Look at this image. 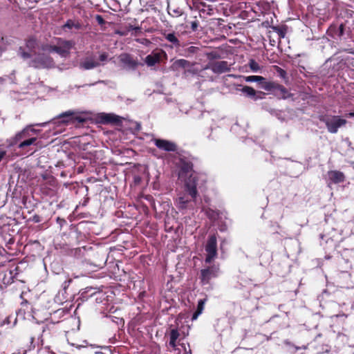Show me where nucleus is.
Listing matches in <instances>:
<instances>
[{"label":"nucleus","instance_id":"5701e85b","mask_svg":"<svg viewBox=\"0 0 354 354\" xmlns=\"http://www.w3.org/2000/svg\"><path fill=\"white\" fill-rule=\"evenodd\" d=\"M180 334L177 329H171L169 333V345L172 348L176 346V340L178 338Z\"/></svg>","mask_w":354,"mask_h":354},{"label":"nucleus","instance_id":"09e8293b","mask_svg":"<svg viewBox=\"0 0 354 354\" xmlns=\"http://www.w3.org/2000/svg\"><path fill=\"white\" fill-rule=\"evenodd\" d=\"M35 337H31V342H32L33 340H34Z\"/></svg>","mask_w":354,"mask_h":354},{"label":"nucleus","instance_id":"dca6fc26","mask_svg":"<svg viewBox=\"0 0 354 354\" xmlns=\"http://www.w3.org/2000/svg\"><path fill=\"white\" fill-rule=\"evenodd\" d=\"M328 175L329 180L335 184L342 183L345 180L344 174L339 171H330L328 172Z\"/></svg>","mask_w":354,"mask_h":354},{"label":"nucleus","instance_id":"20e7f679","mask_svg":"<svg viewBox=\"0 0 354 354\" xmlns=\"http://www.w3.org/2000/svg\"><path fill=\"white\" fill-rule=\"evenodd\" d=\"M220 273L218 265H212L201 270L199 279L203 286L209 283L210 280L216 278Z\"/></svg>","mask_w":354,"mask_h":354},{"label":"nucleus","instance_id":"2eb2a0df","mask_svg":"<svg viewBox=\"0 0 354 354\" xmlns=\"http://www.w3.org/2000/svg\"><path fill=\"white\" fill-rule=\"evenodd\" d=\"M241 86V85H237L236 91L241 92L245 96L252 98L254 100L261 98V97L257 95V93L253 88L248 86H244L241 88H239Z\"/></svg>","mask_w":354,"mask_h":354},{"label":"nucleus","instance_id":"aec40b11","mask_svg":"<svg viewBox=\"0 0 354 354\" xmlns=\"http://www.w3.org/2000/svg\"><path fill=\"white\" fill-rule=\"evenodd\" d=\"M205 302H206L205 299L198 300V305H197V309L194 313L192 317V321L196 320L197 318L198 317V316L202 314V313L204 310V306H205Z\"/></svg>","mask_w":354,"mask_h":354},{"label":"nucleus","instance_id":"c85d7f7f","mask_svg":"<svg viewBox=\"0 0 354 354\" xmlns=\"http://www.w3.org/2000/svg\"><path fill=\"white\" fill-rule=\"evenodd\" d=\"M189 201L185 196H180L177 200L178 207L180 209H185Z\"/></svg>","mask_w":354,"mask_h":354},{"label":"nucleus","instance_id":"6e6552de","mask_svg":"<svg viewBox=\"0 0 354 354\" xmlns=\"http://www.w3.org/2000/svg\"><path fill=\"white\" fill-rule=\"evenodd\" d=\"M205 68L210 69L215 74H221L230 71L231 64L227 61H216L209 62Z\"/></svg>","mask_w":354,"mask_h":354},{"label":"nucleus","instance_id":"f03ea898","mask_svg":"<svg viewBox=\"0 0 354 354\" xmlns=\"http://www.w3.org/2000/svg\"><path fill=\"white\" fill-rule=\"evenodd\" d=\"M319 120L325 123L328 132L331 133H336L338 129L344 126L347 122L345 119H342L338 115H322L320 116Z\"/></svg>","mask_w":354,"mask_h":354},{"label":"nucleus","instance_id":"79ce46f5","mask_svg":"<svg viewBox=\"0 0 354 354\" xmlns=\"http://www.w3.org/2000/svg\"><path fill=\"white\" fill-rule=\"evenodd\" d=\"M71 279H69L68 281H65L64 282V283L62 284V287L64 289H66L70 284V283L71 282Z\"/></svg>","mask_w":354,"mask_h":354},{"label":"nucleus","instance_id":"1a4fd4ad","mask_svg":"<svg viewBox=\"0 0 354 354\" xmlns=\"http://www.w3.org/2000/svg\"><path fill=\"white\" fill-rule=\"evenodd\" d=\"M162 56H166L162 50H153L145 57V62L149 67L153 66L160 62Z\"/></svg>","mask_w":354,"mask_h":354},{"label":"nucleus","instance_id":"412c9836","mask_svg":"<svg viewBox=\"0 0 354 354\" xmlns=\"http://www.w3.org/2000/svg\"><path fill=\"white\" fill-rule=\"evenodd\" d=\"M261 88L270 92H272L274 89L276 88L277 83L274 82H268L266 80V78L263 81H260L259 83Z\"/></svg>","mask_w":354,"mask_h":354},{"label":"nucleus","instance_id":"4be33fe9","mask_svg":"<svg viewBox=\"0 0 354 354\" xmlns=\"http://www.w3.org/2000/svg\"><path fill=\"white\" fill-rule=\"evenodd\" d=\"M75 115V112L73 111H68L61 113L58 118L62 119V122L68 123L73 120V116Z\"/></svg>","mask_w":354,"mask_h":354},{"label":"nucleus","instance_id":"c756f323","mask_svg":"<svg viewBox=\"0 0 354 354\" xmlns=\"http://www.w3.org/2000/svg\"><path fill=\"white\" fill-rule=\"evenodd\" d=\"M102 119L105 122L113 123L119 121L118 117L113 114H105Z\"/></svg>","mask_w":354,"mask_h":354},{"label":"nucleus","instance_id":"cd10ccee","mask_svg":"<svg viewBox=\"0 0 354 354\" xmlns=\"http://www.w3.org/2000/svg\"><path fill=\"white\" fill-rule=\"evenodd\" d=\"M37 138L35 137H31L24 141L21 142L18 146L19 149L25 148L26 147L30 146L35 142Z\"/></svg>","mask_w":354,"mask_h":354},{"label":"nucleus","instance_id":"423d86ee","mask_svg":"<svg viewBox=\"0 0 354 354\" xmlns=\"http://www.w3.org/2000/svg\"><path fill=\"white\" fill-rule=\"evenodd\" d=\"M57 45L55 46V52L62 57H66L70 54L71 49L75 45L72 40H64L62 38L57 39Z\"/></svg>","mask_w":354,"mask_h":354},{"label":"nucleus","instance_id":"de8ad7c7","mask_svg":"<svg viewBox=\"0 0 354 354\" xmlns=\"http://www.w3.org/2000/svg\"><path fill=\"white\" fill-rule=\"evenodd\" d=\"M349 116L350 117H354V112L350 113H349Z\"/></svg>","mask_w":354,"mask_h":354},{"label":"nucleus","instance_id":"6ab92c4d","mask_svg":"<svg viewBox=\"0 0 354 354\" xmlns=\"http://www.w3.org/2000/svg\"><path fill=\"white\" fill-rule=\"evenodd\" d=\"M100 65L99 62L92 59H86L80 64L81 68L85 70H90Z\"/></svg>","mask_w":354,"mask_h":354},{"label":"nucleus","instance_id":"7c9ffc66","mask_svg":"<svg viewBox=\"0 0 354 354\" xmlns=\"http://www.w3.org/2000/svg\"><path fill=\"white\" fill-rule=\"evenodd\" d=\"M245 82H257L258 83L260 82V81H263L264 80V77L262 76H257V75H250V76H246L243 77Z\"/></svg>","mask_w":354,"mask_h":354},{"label":"nucleus","instance_id":"f257e3e1","mask_svg":"<svg viewBox=\"0 0 354 354\" xmlns=\"http://www.w3.org/2000/svg\"><path fill=\"white\" fill-rule=\"evenodd\" d=\"M179 167L180 178H185L189 175V178L185 182L186 191L192 198L195 199L198 195V192L196 189L197 180L192 174L193 171V164L191 161L181 158L179 160Z\"/></svg>","mask_w":354,"mask_h":354},{"label":"nucleus","instance_id":"37998d69","mask_svg":"<svg viewBox=\"0 0 354 354\" xmlns=\"http://www.w3.org/2000/svg\"><path fill=\"white\" fill-rule=\"evenodd\" d=\"M75 120L78 121L79 122H83L84 121V119H83L80 116H76L74 118Z\"/></svg>","mask_w":354,"mask_h":354},{"label":"nucleus","instance_id":"72a5a7b5","mask_svg":"<svg viewBox=\"0 0 354 354\" xmlns=\"http://www.w3.org/2000/svg\"><path fill=\"white\" fill-rule=\"evenodd\" d=\"M198 27V21L197 19H195L194 21L191 22V28L192 31L195 32L197 30Z\"/></svg>","mask_w":354,"mask_h":354},{"label":"nucleus","instance_id":"f3484780","mask_svg":"<svg viewBox=\"0 0 354 354\" xmlns=\"http://www.w3.org/2000/svg\"><path fill=\"white\" fill-rule=\"evenodd\" d=\"M275 87L276 88L273 91L274 95L283 99H287L291 95V94L283 85L277 83Z\"/></svg>","mask_w":354,"mask_h":354},{"label":"nucleus","instance_id":"393cba45","mask_svg":"<svg viewBox=\"0 0 354 354\" xmlns=\"http://www.w3.org/2000/svg\"><path fill=\"white\" fill-rule=\"evenodd\" d=\"M205 56L209 61L220 59L223 58L222 54L217 50L205 53Z\"/></svg>","mask_w":354,"mask_h":354},{"label":"nucleus","instance_id":"473e14b6","mask_svg":"<svg viewBox=\"0 0 354 354\" xmlns=\"http://www.w3.org/2000/svg\"><path fill=\"white\" fill-rule=\"evenodd\" d=\"M55 46H53V45H46L42 47V50L44 51H46L48 53L55 52Z\"/></svg>","mask_w":354,"mask_h":354},{"label":"nucleus","instance_id":"f8f14e48","mask_svg":"<svg viewBox=\"0 0 354 354\" xmlns=\"http://www.w3.org/2000/svg\"><path fill=\"white\" fill-rule=\"evenodd\" d=\"M326 33L333 39L341 38L344 33V24H341L339 26L332 24L328 28Z\"/></svg>","mask_w":354,"mask_h":354},{"label":"nucleus","instance_id":"58836bf2","mask_svg":"<svg viewBox=\"0 0 354 354\" xmlns=\"http://www.w3.org/2000/svg\"><path fill=\"white\" fill-rule=\"evenodd\" d=\"M129 31L130 30H136V32H140L141 28L140 26H133L132 25H129L127 28Z\"/></svg>","mask_w":354,"mask_h":354},{"label":"nucleus","instance_id":"9d476101","mask_svg":"<svg viewBox=\"0 0 354 354\" xmlns=\"http://www.w3.org/2000/svg\"><path fill=\"white\" fill-rule=\"evenodd\" d=\"M152 141L154 145L161 150L170 152L175 151L177 149L176 145L171 141L159 138H154Z\"/></svg>","mask_w":354,"mask_h":354},{"label":"nucleus","instance_id":"2f4dec72","mask_svg":"<svg viewBox=\"0 0 354 354\" xmlns=\"http://www.w3.org/2000/svg\"><path fill=\"white\" fill-rule=\"evenodd\" d=\"M248 65L252 72L257 73L261 69L259 64L253 59H250Z\"/></svg>","mask_w":354,"mask_h":354},{"label":"nucleus","instance_id":"0eeeda50","mask_svg":"<svg viewBox=\"0 0 354 354\" xmlns=\"http://www.w3.org/2000/svg\"><path fill=\"white\" fill-rule=\"evenodd\" d=\"M194 5L203 15H212L214 14L215 5L212 0H198L194 1Z\"/></svg>","mask_w":354,"mask_h":354},{"label":"nucleus","instance_id":"a878e982","mask_svg":"<svg viewBox=\"0 0 354 354\" xmlns=\"http://www.w3.org/2000/svg\"><path fill=\"white\" fill-rule=\"evenodd\" d=\"M271 28L277 33L279 38L281 39L285 37L286 34V26H271Z\"/></svg>","mask_w":354,"mask_h":354},{"label":"nucleus","instance_id":"4468645a","mask_svg":"<svg viewBox=\"0 0 354 354\" xmlns=\"http://www.w3.org/2000/svg\"><path fill=\"white\" fill-rule=\"evenodd\" d=\"M36 132L37 130L32 128L30 126H28L15 135L14 138L15 142L17 143L21 140H24L30 138Z\"/></svg>","mask_w":354,"mask_h":354},{"label":"nucleus","instance_id":"b1692460","mask_svg":"<svg viewBox=\"0 0 354 354\" xmlns=\"http://www.w3.org/2000/svg\"><path fill=\"white\" fill-rule=\"evenodd\" d=\"M200 51V48L197 46H189L183 50V53L181 54L182 55L189 57L193 55L197 54Z\"/></svg>","mask_w":354,"mask_h":354},{"label":"nucleus","instance_id":"a18cd8bd","mask_svg":"<svg viewBox=\"0 0 354 354\" xmlns=\"http://www.w3.org/2000/svg\"><path fill=\"white\" fill-rule=\"evenodd\" d=\"M37 329H38V330H39V332H44V328H40L39 326H37Z\"/></svg>","mask_w":354,"mask_h":354},{"label":"nucleus","instance_id":"ddd939ff","mask_svg":"<svg viewBox=\"0 0 354 354\" xmlns=\"http://www.w3.org/2000/svg\"><path fill=\"white\" fill-rule=\"evenodd\" d=\"M164 38L171 44V48H179L180 45V41L178 39L179 34L175 32H167L165 31L162 33Z\"/></svg>","mask_w":354,"mask_h":354},{"label":"nucleus","instance_id":"a211bd4d","mask_svg":"<svg viewBox=\"0 0 354 354\" xmlns=\"http://www.w3.org/2000/svg\"><path fill=\"white\" fill-rule=\"evenodd\" d=\"M82 28V24L77 19H68L66 23L62 26V29H69L71 30L75 28L76 30H80Z\"/></svg>","mask_w":354,"mask_h":354},{"label":"nucleus","instance_id":"7ed1b4c3","mask_svg":"<svg viewBox=\"0 0 354 354\" xmlns=\"http://www.w3.org/2000/svg\"><path fill=\"white\" fill-rule=\"evenodd\" d=\"M205 252H207L205 261L206 263H211L217 257V237L215 234L209 236L205 244Z\"/></svg>","mask_w":354,"mask_h":354},{"label":"nucleus","instance_id":"e433bc0d","mask_svg":"<svg viewBox=\"0 0 354 354\" xmlns=\"http://www.w3.org/2000/svg\"><path fill=\"white\" fill-rule=\"evenodd\" d=\"M137 41L145 46H149L151 44V41L147 39H138Z\"/></svg>","mask_w":354,"mask_h":354},{"label":"nucleus","instance_id":"bb28decb","mask_svg":"<svg viewBox=\"0 0 354 354\" xmlns=\"http://www.w3.org/2000/svg\"><path fill=\"white\" fill-rule=\"evenodd\" d=\"M174 66L178 68H186L189 67L191 64L188 60L180 59L175 61Z\"/></svg>","mask_w":354,"mask_h":354},{"label":"nucleus","instance_id":"8fccbe9b","mask_svg":"<svg viewBox=\"0 0 354 354\" xmlns=\"http://www.w3.org/2000/svg\"><path fill=\"white\" fill-rule=\"evenodd\" d=\"M35 221H36V222H38V221H39V220H37V218H35Z\"/></svg>","mask_w":354,"mask_h":354},{"label":"nucleus","instance_id":"4c0bfd02","mask_svg":"<svg viewBox=\"0 0 354 354\" xmlns=\"http://www.w3.org/2000/svg\"><path fill=\"white\" fill-rule=\"evenodd\" d=\"M20 50V55L24 58V59H28V58H30V54L28 53H26V52H24L22 50L21 48H20L19 49Z\"/></svg>","mask_w":354,"mask_h":354},{"label":"nucleus","instance_id":"9b49d317","mask_svg":"<svg viewBox=\"0 0 354 354\" xmlns=\"http://www.w3.org/2000/svg\"><path fill=\"white\" fill-rule=\"evenodd\" d=\"M119 60L126 68L130 70H135L139 65L138 62L127 53L121 54L119 56Z\"/></svg>","mask_w":354,"mask_h":354},{"label":"nucleus","instance_id":"3c124183","mask_svg":"<svg viewBox=\"0 0 354 354\" xmlns=\"http://www.w3.org/2000/svg\"><path fill=\"white\" fill-rule=\"evenodd\" d=\"M35 221H36V222H38V221H39V220H37V218H35Z\"/></svg>","mask_w":354,"mask_h":354},{"label":"nucleus","instance_id":"a19ab883","mask_svg":"<svg viewBox=\"0 0 354 354\" xmlns=\"http://www.w3.org/2000/svg\"><path fill=\"white\" fill-rule=\"evenodd\" d=\"M67 341H68V344H70L72 346H75L77 348H80L82 347H84V346H82V345L70 342V340L68 339H67Z\"/></svg>","mask_w":354,"mask_h":354},{"label":"nucleus","instance_id":"f704fd0d","mask_svg":"<svg viewBox=\"0 0 354 354\" xmlns=\"http://www.w3.org/2000/svg\"><path fill=\"white\" fill-rule=\"evenodd\" d=\"M108 59V54L105 52L102 53L99 56V60L102 62H104Z\"/></svg>","mask_w":354,"mask_h":354},{"label":"nucleus","instance_id":"c9c22d12","mask_svg":"<svg viewBox=\"0 0 354 354\" xmlns=\"http://www.w3.org/2000/svg\"><path fill=\"white\" fill-rule=\"evenodd\" d=\"M95 20L98 23V24L100 25H104L105 24V20L104 19V18L100 15H97L95 16Z\"/></svg>","mask_w":354,"mask_h":354},{"label":"nucleus","instance_id":"39448f33","mask_svg":"<svg viewBox=\"0 0 354 354\" xmlns=\"http://www.w3.org/2000/svg\"><path fill=\"white\" fill-rule=\"evenodd\" d=\"M54 62L52 57L44 53L38 54L32 59L30 66L35 68H50L53 66Z\"/></svg>","mask_w":354,"mask_h":354},{"label":"nucleus","instance_id":"ea45409f","mask_svg":"<svg viewBox=\"0 0 354 354\" xmlns=\"http://www.w3.org/2000/svg\"><path fill=\"white\" fill-rule=\"evenodd\" d=\"M174 16L178 17L180 16L183 14V12L179 8L173 10Z\"/></svg>","mask_w":354,"mask_h":354},{"label":"nucleus","instance_id":"49530a36","mask_svg":"<svg viewBox=\"0 0 354 354\" xmlns=\"http://www.w3.org/2000/svg\"><path fill=\"white\" fill-rule=\"evenodd\" d=\"M185 354H192L191 349H189L188 351L185 350Z\"/></svg>","mask_w":354,"mask_h":354},{"label":"nucleus","instance_id":"c03bdc74","mask_svg":"<svg viewBox=\"0 0 354 354\" xmlns=\"http://www.w3.org/2000/svg\"><path fill=\"white\" fill-rule=\"evenodd\" d=\"M6 155V151H0V161L2 160V158Z\"/></svg>","mask_w":354,"mask_h":354}]
</instances>
